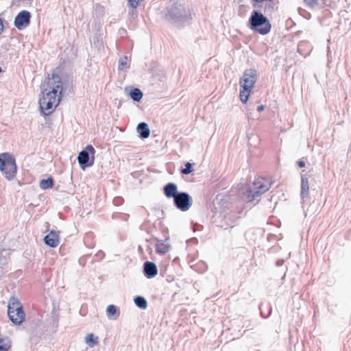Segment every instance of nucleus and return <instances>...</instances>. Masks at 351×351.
Masks as SVG:
<instances>
[{"label":"nucleus","mask_w":351,"mask_h":351,"mask_svg":"<svg viewBox=\"0 0 351 351\" xmlns=\"http://www.w3.org/2000/svg\"><path fill=\"white\" fill-rule=\"evenodd\" d=\"M63 90V83L60 76L53 73L46 84L42 87L43 96L39 99V108L42 114L49 115L58 106Z\"/></svg>","instance_id":"nucleus-1"},{"label":"nucleus","mask_w":351,"mask_h":351,"mask_svg":"<svg viewBox=\"0 0 351 351\" xmlns=\"http://www.w3.org/2000/svg\"><path fill=\"white\" fill-rule=\"evenodd\" d=\"M165 19L176 27H182L191 22V10L183 2L171 0L166 6Z\"/></svg>","instance_id":"nucleus-2"},{"label":"nucleus","mask_w":351,"mask_h":351,"mask_svg":"<svg viewBox=\"0 0 351 351\" xmlns=\"http://www.w3.org/2000/svg\"><path fill=\"white\" fill-rule=\"evenodd\" d=\"M271 184L267 180L259 178L243 193L242 199L255 205L260 201L261 195L269 189Z\"/></svg>","instance_id":"nucleus-3"},{"label":"nucleus","mask_w":351,"mask_h":351,"mask_svg":"<svg viewBox=\"0 0 351 351\" xmlns=\"http://www.w3.org/2000/svg\"><path fill=\"white\" fill-rule=\"evenodd\" d=\"M261 10L256 9L251 12L247 26L254 32L266 35L271 31V24Z\"/></svg>","instance_id":"nucleus-4"},{"label":"nucleus","mask_w":351,"mask_h":351,"mask_svg":"<svg viewBox=\"0 0 351 351\" xmlns=\"http://www.w3.org/2000/svg\"><path fill=\"white\" fill-rule=\"evenodd\" d=\"M258 78L256 69H250L244 71L239 81V97L243 104H246L249 99L250 93Z\"/></svg>","instance_id":"nucleus-5"},{"label":"nucleus","mask_w":351,"mask_h":351,"mask_svg":"<svg viewBox=\"0 0 351 351\" xmlns=\"http://www.w3.org/2000/svg\"><path fill=\"white\" fill-rule=\"evenodd\" d=\"M0 171L8 180L14 178L17 173V166L14 156L9 152L0 154Z\"/></svg>","instance_id":"nucleus-6"},{"label":"nucleus","mask_w":351,"mask_h":351,"mask_svg":"<svg viewBox=\"0 0 351 351\" xmlns=\"http://www.w3.org/2000/svg\"><path fill=\"white\" fill-rule=\"evenodd\" d=\"M8 315L12 323L20 326L25 319V313L20 301L12 297L10 299L8 306Z\"/></svg>","instance_id":"nucleus-7"},{"label":"nucleus","mask_w":351,"mask_h":351,"mask_svg":"<svg viewBox=\"0 0 351 351\" xmlns=\"http://www.w3.org/2000/svg\"><path fill=\"white\" fill-rule=\"evenodd\" d=\"M58 326V316L54 313L51 319L44 324L39 321L33 328L32 332L39 338H45L47 336L54 333Z\"/></svg>","instance_id":"nucleus-8"},{"label":"nucleus","mask_w":351,"mask_h":351,"mask_svg":"<svg viewBox=\"0 0 351 351\" xmlns=\"http://www.w3.org/2000/svg\"><path fill=\"white\" fill-rule=\"evenodd\" d=\"M95 149L91 145H88L82 150L77 156V161L80 168L85 170L93 165L95 160Z\"/></svg>","instance_id":"nucleus-9"},{"label":"nucleus","mask_w":351,"mask_h":351,"mask_svg":"<svg viewBox=\"0 0 351 351\" xmlns=\"http://www.w3.org/2000/svg\"><path fill=\"white\" fill-rule=\"evenodd\" d=\"M192 204L193 199L186 192L180 191L173 198L174 206L182 212L189 210Z\"/></svg>","instance_id":"nucleus-10"},{"label":"nucleus","mask_w":351,"mask_h":351,"mask_svg":"<svg viewBox=\"0 0 351 351\" xmlns=\"http://www.w3.org/2000/svg\"><path fill=\"white\" fill-rule=\"evenodd\" d=\"M32 14L28 10H21L19 12L14 20V25L19 30H23L28 27L31 22Z\"/></svg>","instance_id":"nucleus-11"},{"label":"nucleus","mask_w":351,"mask_h":351,"mask_svg":"<svg viewBox=\"0 0 351 351\" xmlns=\"http://www.w3.org/2000/svg\"><path fill=\"white\" fill-rule=\"evenodd\" d=\"M43 241L46 245L52 248L56 247L60 243L59 232L51 230L45 236Z\"/></svg>","instance_id":"nucleus-12"},{"label":"nucleus","mask_w":351,"mask_h":351,"mask_svg":"<svg viewBox=\"0 0 351 351\" xmlns=\"http://www.w3.org/2000/svg\"><path fill=\"white\" fill-rule=\"evenodd\" d=\"M158 267L155 263L147 261L143 263V272L147 278H154L158 274Z\"/></svg>","instance_id":"nucleus-13"},{"label":"nucleus","mask_w":351,"mask_h":351,"mask_svg":"<svg viewBox=\"0 0 351 351\" xmlns=\"http://www.w3.org/2000/svg\"><path fill=\"white\" fill-rule=\"evenodd\" d=\"M309 195V184L308 178L304 174H301V191L300 196L302 200V204L308 199Z\"/></svg>","instance_id":"nucleus-14"},{"label":"nucleus","mask_w":351,"mask_h":351,"mask_svg":"<svg viewBox=\"0 0 351 351\" xmlns=\"http://www.w3.org/2000/svg\"><path fill=\"white\" fill-rule=\"evenodd\" d=\"M178 186L173 182H168L163 186V193L167 198H174L179 193Z\"/></svg>","instance_id":"nucleus-15"},{"label":"nucleus","mask_w":351,"mask_h":351,"mask_svg":"<svg viewBox=\"0 0 351 351\" xmlns=\"http://www.w3.org/2000/svg\"><path fill=\"white\" fill-rule=\"evenodd\" d=\"M125 91L128 93V96L135 102L140 101L143 97V93L138 88L126 87Z\"/></svg>","instance_id":"nucleus-16"},{"label":"nucleus","mask_w":351,"mask_h":351,"mask_svg":"<svg viewBox=\"0 0 351 351\" xmlns=\"http://www.w3.org/2000/svg\"><path fill=\"white\" fill-rule=\"evenodd\" d=\"M136 132L138 134V136L142 139L147 138L150 135V129L148 124L145 122H141L137 125Z\"/></svg>","instance_id":"nucleus-17"},{"label":"nucleus","mask_w":351,"mask_h":351,"mask_svg":"<svg viewBox=\"0 0 351 351\" xmlns=\"http://www.w3.org/2000/svg\"><path fill=\"white\" fill-rule=\"evenodd\" d=\"M106 314L109 319L115 320L119 316L120 311L116 305L110 304L106 308Z\"/></svg>","instance_id":"nucleus-18"},{"label":"nucleus","mask_w":351,"mask_h":351,"mask_svg":"<svg viewBox=\"0 0 351 351\" xmlns=\"http://www.w3.org/2000/svg\"><path fill=\"white\" fill-rule=\"evenodd\" d=\"M156 241V251L159 254H166L169 250V245L167 243H165V241L163 240H159L158 239H155Z\"/></svg>","instance_id":"nucleus-19"},{"label":"nucleus","mask_w":351,"mask_h":351,"mask_svg":"<svg viewBox=\"0 0 351 351\" xmlns=\"http://www.w3.org/2000/svg\"><path fill=\"white\" fill-rule=\"evenodd\" d=\"M134 303L138 308L142 310H145L147 307L146 299L141 295H137L134 298Z\"/></svg>","instance_id":"nucleus-20"},{"label":"nucleus","mask_w":351,"mask_h":351,"mask_svg":"<svg viewBox=\"0 0 351 351\" xmlns=\"http://www.w3.org/2000/svg\"><path fill=\"white\" fill-rule=\"evenodd\" d=\"M54 184V180L52 177H48L46 179H42L40 181V187L42 189H49L53 188Z\"/></svg>","instance_id":"nucleus-21"},{"label":"nucleus","mask_w":351,"mask_h":351,"mask_svg":"<svg viewBox=\"0 0 351 351\" xmlns=\"http://www.w3.org/2000/svg\"><path fill=\"white\" fill-rule=\"evenodd\" d=\"M10 252L8 250H0V268H3L8 264Z\"/></svg>","instance_id":"nucleus-22"},{"label":"nucleus","mask_w":351,"mask_h":351,"mask_svg":"<svg viewBox=\"0 0 351 351\" xmlns=\"http://www.w3.org/2000/svg\"><path fill=\"white\" fill-rule=\"evenodd\" d=\"M85 342L90 346L93 347L98 343V338L93 333L88 334L85 337Z\"/></svg>","instance_id":"nucleus-23"},{"label":"nucleus","mask_w":351,"mask_h":351,"mask_svg":"<svg viewBox=\"0 0 351 351\" xmlns=\"http://www.w3.org/2000/svg\"><path fill=\"white\" fill-rule=\"evenodd\" d=\"M144 0H128V5L130 8H132V10H130V14L134 15H136L135 9L138 7V5L141 3V2Z\"/></svg>","instance_id":"nucleus-24"},{"label":"nucleus","mask_w":351,"mask_h":351,"mask_svg":"<svg viewBox=\"0 0 351 351\" xmlns=\"http://www.w3.org/2000/svg\"><path fill=\"white\" fill-rule=\"evenodd\" d=\"M11 348V341L8 338H0V351H8Z\"/></svg>","instance_id":"nucleus-25"},{"label":"nucleus","mask_w":351,"mask_h":351,"mask_svg":"<svg viewBox=\"0 0 351 351\" xmlns=\"http://www.w3.org/2000/svg\"><path fill=\"white\" fill-rule=\"evenodd\" d=\"M130 66L128 64V56H124L123 57H121L119 60V66L118 69L119 71H123L125 69V68H129Z\"/></svg>","instance_id":"nucleus-26"},{"label":"nucleus","mask_w":351,"mask_h":351,"mask_svg":"<svg viewBox=\"0 0 351 351\" xmlns=\"http://www.w3.org/2000/svg\"><path fill=\"white\" fill-rule=\"evenodd\" d=\"M261 9L263 10V14H267L274 10V5L271 1H265Z\"/></svg>","instance_id":"nucleus-27"},{"label":"nucleus","mask_w":351,"mask_h":351,"mask_svg":"<svg viewBox=\"0 0 351 351\" xmlns=\"http://www.w3.org/2000/svg\"><path fill=\"white\" fill-rule=\"evenodd\" d=\"M193 164L189 162H187L185 165H184V168H182L181 169V173L184 175H188L191 173H192L193 171Z\"/></svg>","instance_id":"nucleus-28"},{"label":"nucleus","mask_w":351,"mask_h":351,"mask_svg":"<svg viewBox=\"0 0 351 351\" xmlns=\"http://www.w3.org/2000/svg\"><path fill=\"white\" fill-rule=\"evenodd\" d=\"M273 0H251L252 5L255 9H261L265 1H272Z\"/></svg>","instance_id":"nucleus-29"},{"label":"nucleus","mask_w":351,"mask_h":351,"mask_svg":"<svg viewBox=\"0 0 351 351\" xmlns=\"http://www.w3.org/2000/svg\"><path fill=\"white\" fill-rule=\"evenodd\" d=\"M128 217V215L121 213H114L112 215V218L113 219L127 220Z\"/></svg>","instance_id":"nucleus-30"},{"label":"nucleus","mask_w":351,"mask_h":351,"mask_svg":"<svg viewBox=\"0 0 351 351\" xmlns=\"http://www.w3.org/2000/svg\"><path fill=\"white\" fill-rule=\"evenodd\" d=\"M304 2L306 7L313 9L318 5V0H304Z\"/></svg>","instance_id":"nucleus-31"},{"label":"nucleus","mask_w":351,"mask_h":351,"mask_svg":"<svg viewBox=\"0 0 351 351\" xmlns=\"http://www.w3.org/2000/svg\"><path fill=\"white\" fill-rule=\"evenodd\" d=\"M298 12L300 15L303 16L306 19H309L311 16V14L309 12L301 8H298Z\"/></svg>","instance_id":"nucleus-32"},{"label":"nucleus","mask_w":351,"mask_h":351,"mask_svg":"<svg viewBox=\"0 0 351 351\" xmlns=\"http://www.w3.org/2000/svg\"><path fill=\"white\" fill-rule=\"evenodd\" d=\"M124 200L121 197H116L113 199V204L116 206H120L123 203Z\"/></svg>","instance_id":"nucleus-33"},{"label":"nucleus","mask_w":351,"mask_h":351,"mask_svg":"<svg viewBox=\"0 0 351 351\" xmlns=\"http://www.w3.org/2000/svg\"><path fill=\"white\" fill-rule=\"evenodd\" d=\"M263 306V304H260V306H259L260 311H261V317H263V318H267V317H269V315H270V314H271V308L270 307H269V313H268L267 315H263V311H262Z\"/></svg>","instance_id":"nucleus-34"},{"label":"nucleus","mask_w":351,"mask_h":351,"mask_svg":"<svg viewBox=\"0 0 351 351\" xmlns=\"http://www.w3.org/2000/svg\"><path fill=\"white\" fill-rule=\"evenodd\" d=\"M105 256V254L103 251L100 250L96 254H95V257L97 258V260H102Z\"/></svg>","instance_id":"nucleus-35"},{"label":"nucleus","mask_w":351,"mask_h":351,"mask_svg":"<svg viewBox=\"0 0 351 351\" xmlns=\"http://www.w3.org/2000/svg\"><path fill=\"white\" fill-rule=\"evenodd\" d=\"M298 166L300 167V168H302V167H305V161L304 160H300L298 161Z\"/></svg>","instance_id":"nucleus-36"},{"label":"nucleus","mask_w":351,"mask_h":351,"mask_svg":"<svg viewBox=\"0 0 351 351\" xmlns=\"http://www.w3.org/2000/svg\"><path fill=\"white\" fill-rule=\"evenodd\" d=\"M284 263H285V261L283 259H278L276 262V265L277 267H280L284 264Z\"/></svg>","instance_id":"nucleus-37"},{"label":"nucleus","mask_w":351,"mask_h":351,"mask_svg":"<svg viewBox=\"0 0 351 351\" xmlns=\"http://www.w3.org/2000/svg\"><path fill=\"white\" fill-rule=\"evenodd\" d=\"M4 26L3 24V20L0 17V34H1L3 32Z\"/></svg>","instance_id":"nucleus-38"},{"label":"nucleus","mask_w":351,"mask_h":351,"mask_svg":"<svg viewBox=\"0 0 351 351\" xmlns=\"http://www.w3.org/2000/svg\"><path fill=\"white\" fill-rule=\"evenodd\" d=\"M265 109V106L264 105H260L257 107V111L261 112H262L263 110Z\"/></svg>","instance_id":"nucleus-39"},{"label":"nucleus","mask_w":351,"mask_h":351,"mask_svg":"<svg viewBox=\"0 0 351 351\" xmlns=\"http://www.w3.org/2000/svg\"><path fill=\"white\" fill-rule=\"evenodd\" d=\"M168 282H171L173 280V276H168L166 279Z\"/></svg>","instance_id":"nucleus-40"},{"label":"nucleus","mask_w":351,"mask_h":351,"mask_svg":"<svg viewBox=\"0 0 351 351\" xmlns=\"http://www.w3.org/2000/svg\"><path fill=\"white\" fill-rule=\"evenodd\" d=\"M165 271V270H162V269H160V275H161V276H164Z\"/></svg>","instance_id":"nucleus-41"},{"label":"nucleus","mask_w":351,"mask_h":351,"mask_svg":"<svg viewBox=\"0 0 351 351\" xmlns=\"http://www.w3.org/2000/svg\"><path fill=\"white\" fill-rule=\"evenodd\" d=\"M322 1V3H321V6L324 5L325 4V0H321Z\"/></svg>","instance_id":"nucleus-42"},{"label":"nucleus","mask_w":351,"mask_h":351,"mask_svg":"<svg viewBox=\"0 0 351 351\" xmlns=\"http://www.w3.org/2000/svg\"><path fill=\"white\" fill-rule=\"evenodd\" d=\"M2 71L3 70H2L1 67L0 66V73L2 72Z\"/></svg>","instance_id":"nucleus-43"},{"label":"nucleus","mask_w":351,"mask_h":351,"mask_svg":"<svg viewBox=\"0 0 351 351\" xmlns=\"http://www.w3.org/2000/svg\"><path fill=\"white\" fill-rule=\"evenodd\" d=\"M97 41L99 43V40L98 38H97Z\"/></svg>","instance_id":"nucleus-44"}]
</instances>
